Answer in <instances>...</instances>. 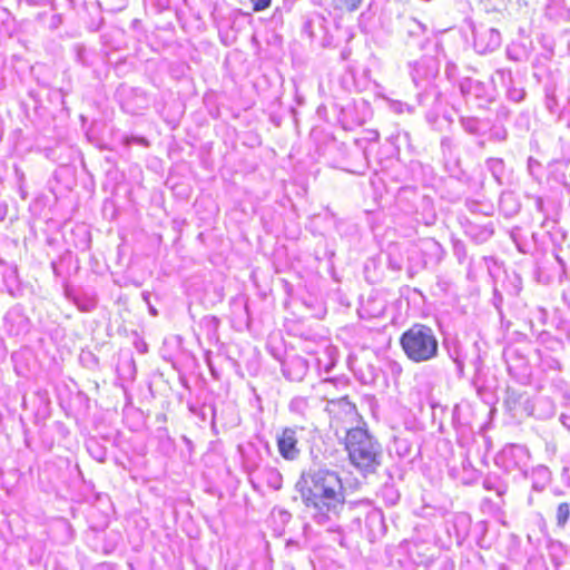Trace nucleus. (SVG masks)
Masks as SVG:
<instances>
[{
	"mask_svg": "<svg viewBox=\"0 0 570 570\" xmlns=\"http://www.w3.org/2000/svg\"><path fill=\"white\" fill-rule=\"evenodd\" d=\"M297 499L323 521L338 515L346 503V487L342 476L330 469L303 471L295 483Z\"/></svg>",
	"mask_w": 570,
	"mask_h": 570,
	"instance_id": "nucleus-1",
	"label": "nucleus"
},
{
	"mask_svg": "<svg viewBox=\"0 0 570 570\" xmlns=\"http://www.w3.org/2000/svg\"><path fill=\"white\" fill-rule=\"evenodd\" d=\"M362 420L354 405H345L337 410L333 421L346 432L342 441L348 462L363 475L373 474L382 465L383 449L364 424L363 426H348Z\"/></svg>",
	"mask_w": 570,
	"mask_h": 570,
	"instance_id": "nucleus-2",
	"label": "nucleus"
},
{
	"mask_svg": "<svg viewBox=\"0 0 570 570\" xmlns=\"http://www.w3.org/2000/svg\"><path fill=\"white\" fill-rule=\"evenodd\" d=\"M400 346L413 363H425L439 354V341L434 330L422 323H414L400 336Z\"/></svg>",
	"mask_w": 570,
	"mask_h": 570,
	"instance_id": "nucleus-3",
	"label": "nucleus"
},
{
	"mask_svg": "<svg viewBox=\"0 0 570 570\" xmlns=\"http://www.w3.org/2000/svg\"><path fill=\"white\" fill-rule=\"evenodd\" d=\"M277 449L284 460L293 461L299 454L298 438L294 428H284L277 436Z\"/></svg>",
	"mask_w": 570,
	"mask_h": 570,
	"instance_id": "nucleus-4",
	"label": "nucleus"
},
{
	"mask_svg": "<svg viewBox=\"0 0 570 570\" xmlns=\"http://www.w3.org/2000/svg\"><path fill=\"white\" fill-rule=\"evenodd\" d=\"M363 0H333V6L335 10L341 12H352L355 11Z\"/></svg>",
	"mask_w": 570,
	"mask_h": 570,
	"instance_id": "nucleus-5",
	"label": "nucleus"
},
{
	"mask_svg": "<svg viewBox=\"0 0 570 570\" xmlns=\"http://www.w3.org/2000/svg\"><path fill=\"white\" fill-rule=\"evenodd\" d=\"M570 517V505L567 502H561L557 507L556 520L557 525L563 528Z\"/></svg>",
	"mask_w": 570,
	"mask_h": 570,
	"instance_id": "nucleus-6",
	"label": "nucleus"
},
{
	"mask_svg": "<svg viewBox=\"0 0 570 570\" xmlns=\"http://www.w3.org/2000/svg\"><path fill=\"white\" fill-rule=\"evenodd\" d=\"M250 2L253 10L256 12L264 11L272 4V0H250Z\"/></svg>",
	"mask_w": 570,
	"mask_h": 570,
	"instance_id": "nucleus-7",
	"label": "nucleus"
}]
</instances>
